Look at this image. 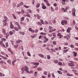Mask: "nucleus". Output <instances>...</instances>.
Returning <instances> with one entry per match:
<instances>
[{
	"mask_svg": "<svg viewBox=\"0 0 78 78\" xmlns=\"http://www.w3.org/2000/svg\"><path fill=\"white\" fill-rule=\"evenodd\" d=\"M29 68L28 66H25V67H22L21 68V70L24 72V71H26L27 72V73H29V71L28 70Z\"/></svg>",
	"mask_w": 78,
	"mask_h": 78,
	"instance_id": "1",
	"label": "nucleus"
},
{
	"mask_svg": "<svg viewBox=\"0 0 78 78\" xmlns=\"http://www.w3.org/2000/svg\"><path fill=\"white\" fill-rule=\"evenodd\" d=\"M70 62H71L68 63V66H70V67H73V66H74L75 65L73 64V62L72 61H70Z\"/></svg>",
	"mask_w": 78,
	"mask_h": 78,
	"instance_id": "2",
	"label": "nucleus"
},
{
	"mask_svg": "<svg viewBox=\"0 0 78 78\" xmlns=\"http://www.w3.org/2000/svg\"><path fill=\"white\" fill-rule=\"evenodd\" d=\"M61 24L62 25H67V21L66 20H64L61 22Z\"/></svg>",
	"mask_w": 78,
	"mask_h": 78,
	"instance_id": "3",
	"label": "nucleus"
},
{
	"mask_svg": "<svg viewBox=\"0 0 78 78\" xmlns=\"http://www.w3.org/2000/svg\"><path fill=\"white\" fill-rule=\"evenodd\" d=\"M76 10H75V9H73L72 10V15L73 16H75V12Z\"/></svg>",
	"mask_w": 78,
	"mask_h": 78,
	"instance_id": "4",
	"label": "nucleus"
},
{
	"mask_svg": "<svg viewBox=\"0 0 78 78\" xmlns=\"http://www.w3.org/2000/svg\"><path fill=\"white\" fill-rule=\"evenodd\" d=\"M57 36L59 37V38L60 39H61L62 37V35H61V33H58L57 34Z\"/></svg>",
	"mask_w": 78,
	"mask_h": 78,
	"instance_id": "5",
	"label": "nucleus"
},
{
	"mask_svg": "<svg viewBox=\"0 0 78 78\" xmlns=\"http://www.w3.org/2000/svg\"><path fill=\"white\" fill-rule=\"evenodd\" d=\"M29 30L30 31H31V33H33L34 32V30L32 29V28H30L29 29Z\"/></svg>",
	"mask_w": 78,
	"mask_h": 78,
	"instance_id": "6",
	"label": "nucleus"
},
{
	"mask_svg": "<svg viewBox=\"0 0 78 78\" xmlns=\"http://www.w3.org/2000/svg\"><path fill=\"white\" fill-rule=\"evenodd\" d=\"M56 31V29H51L50 30H49V33H52V32H53V31Z\"/></svg>",
	"mask_w": 78,
	"mask_h": 78,
	"instance_id": "7",
	"label": "nucleus"
},
{
	"mask_svg": "<svg viewBox=\"0 0 78 78\" xmlns=\"http://www.w3.org/2000/svg\"><path fill=\"white\" fill-rule=\"evenodd\" d=\"M2 31L4 35H5L6 34V30L4 28H2Z\"/></svg>",
	"mask_w": 78,
	"mask_h": 78,
	"instance_id": "8",
	"label": "nucleus"
},
{
	"mask_svg": "<svg viewBox=\"0 0 78 78\" xmlns=\"http://www.w3.org/2000/svg\"><path fill=\"white\" fill-rule=\"evenodd\" d=\"M4 35L5 36H6V38L8 39V37H9V33H5V34Z\"/></svg>",
	"mask_w": 78,
	"mask_h": 78,
	"instance_id": "9",
	"label": "nucleus"
},
{
	"mask_svg": "<svg viewBox=\"0 0 78 78\" xmlns=\"http://www.w3.org/2000/svg\"><path fill=\"white\" fill-rule=\"evenodd\" d=\"M3 24L4 26H5V25H6V23H7L6 22H7V21H6V20H3Z\"/></svg>",
	"mask_w": 78,
	"mask_h": 78,
	"instance_id": "10",
	"label": "nucleus"
},
{
	"mask_svg": "<svg viewBox=\"0 0 78 78\" xmlns=\"http://www.w3.org/2000/svg\"><path fill=\"white\" fill-rule=\"evenodd\" d=\"M48 41V38H45L43 42L44 43H45V42H47Z\"/></svg>",
	"mask_w": 78,
	"mask_h": 78,
	"instance_id": "11",
	"label": "nucleus"
},
{
	"mask_svg": "<svg viewBox=\"0 0 78 78\" xmlns=\"http://www.w3.org/2000/svg\"><path fill=\"white\" fill-rule=\"evenodd\" d=\"M33 64L35 65V66H37L39 64V63L38 62H33Z\"/></svg>",
	"mask_w": 78,
	"mask_h": 78,
	"instance_id": "12",
	"label": "nucleus"
},
{
	"mask_svg": "<svg viewBox=\"0 0 78 78\" xmlns=\"http://www.w3.org/2000/svg\"><path fill=\"white\" fill-rule=\"evenodd\" d=\"M68 51V49L63 50V53H66V52H67Z\"/></svg>",
	"mask_w": 78,
	"mask_h": 78,
	"instance_id": "13",
	"label": "nucleus"
},
{
	"mask_svg": "<svg viewBox=\"0 0 78 78\" xmlns=\"http://www.w3.org/2000/svg\"><path fill=\"white\" fill-rule=\"evenodd\" d=\"M14 47L15 48H18V47H19V45H18V44H16V45L14 46Z\"/></svg>",
	"mask_w": 78,
	"mask_h": 78,
	"instance_id": "14",
	"label": "nucleus"
},
{
	"mask_svg": "<svg viewBox=\"0 0 78 78\" xmlns=\"http://www.w3.org/2000/svg\"><path fill=\"white\" fill-rule=\"evenodd\" d=\"M38 56H40L41 58H44V55L41 54H38Z\"/></svg>",
	"mask_w": 78,
	"mask_h": 78,
	"instance_id": "15",
	"label": "nucleus"
},
{
	"mask_svg": "<svg viewBox=\"0 0 78 78\" xmlns=\"http://www.w3.org/2000/svg\"><path fill=\"white\" fill-rule=\"evenodd\" d=\"M11 24L10 26V28L12 29L14 28V26L12 24V23H11Z\"/></svg>",
	"mask_w": 78,
	"mask_h": 78,
	"instance_id": "16",
	"label": "nucleus"
},
{
	"mask_svg": "<svg viewBox=\"0 0 78 78\" xmlns=\"http://www.w3.org/2000/svg\"><path fill=\"white\" fill-rule=\"evenodd\" d=\"M37 69L38 70H39V71H41L42 70V68L41 67H39L37 68Z\"/></svg>",
	"mask_w": 78,
	"mask_h": 78,
	"instance_id": "17",
	"label": "nucleus"
},
{
	"mask_svg": "<svg viewBox=\"0 0 78 78\" xmlns=\"http://www.w3.org/2000/svg\"><path fill=\"white\" fill-rule=\"evenodd\" d=\"M54 62L55 63V64H57V63L58 62V60H54Z\"/></svg>",
	"mask_w": 78,
	"mask_h": 78,
	"instance_id": "18",
	"label": "nucleus"
},
{
	"mask_svg": "<svg viewBox=\"0 0 78 78\" xmlns=\"http://www.w3.org/2000/svg\"><path fill=\"white\" fill-rule=\"evenodd\" d=\"M7 62L9 64L11 65V61L10 60V59H9L7 61Z\"/></svg>",
	"mask_w": 78,
	"mask_h": 78,
	"instance_id": "19",
	"label": "nucleus"
},
{
	"mask_svg": "<svg viewBox=\"0 0 78 78\" xmlns=\"http://www.w3.org/2000/svg\"><path fill=\"white\" fill-rule=\"evenodd\" d=\"M51 50L52 53H53V52H56V51H55V50L54 49L51 48Z\"/></svg>",
	"mask_w": 78,
	"mask_h": 78,
	"instance_id": "20",
	"label": "nucleus"
},
{
	"mask_svg": "<svg viewBox=\"0 0 78 78\" xmlns=\"http://www.w3.org/2000/svg\"><path fill=\"white\" fill-rule=\"evenodd\" d=\"M73 56L74 57H75V56H76V55H77V53L75 52H73Z\"/></svg>",
	"mask_w": 78,
	"mask_h": 78,
	"instance_id": "21",
	"label": "nucleus"
},
{
	"mask_svg": "<svg viewBox=\"0 0 78 78\" xmlns=\"http://www.w3.org/2000/svg\"><path fill=\"white\" fill-rule=\"evenodd\" d=\"M23 6H24V7L25 8H29L30 7L29 6L26 5H24Z\"/></svg>",
	"mask_w": 78,
	"mask_h": 78,
	"instance_id": "22",
	"label": "nucleus"
},
{
	"mask_svg": "<svg viewBox=\"0 0 78 78\" xmlns=\"http://www.w3.org/2000/svg\"><path fill=\"white\" fill-rule=\"evenodd\" d=\"M71 30V28L69 27L68 29H67V32L68 33H70V30Z\"/></svg>",
	"mask_w": 78,
	"mask_h": 78,
	"instance_id": "23",
	"label": "nucleus"
},
{
	"mask_svg": "<svg viewBox=\"0 0 78 78\" xmlns=\"http://www.w3.org/2000/svg\"><path fill=\"white\" fill-rule=\"evenodd\" d=\"M57 72L59 74H60L61 75H62V73L61 71H57Z\"/></svg>",
	"mask_w": 78,
	"mask_h": 78,
	"instance_id": "24",
	"label": "nucleus"
},
{
	"mask_svg": "<svg viewBox=\"0 0 78 78\" xmlns=\"http://www.w3.org/2000/svg\"><path fill=\"white\" fill-rule=\"evenodd\" d=\"M52 34L53 36H54V37H56V34L55 33H52Z\"/></svg>",
	"mask_w": 78,
	"mask_h": 78,
	"instance_id": "25",
	"label": "nucleus"
},
{
	"mask_svg": "<svg viewBox=\"0 0 78 78\" xmlns=\"http://www.w3.org/2000/svg\"><path fill=\"white\" fill-rule=\"evenodd\" d=\"M6 40V39L5 38H3L1 39V41H4V42H5Z\"/></svg>",
	"mask_w": 78,
	"mask_h": 78,
	"instance_id": "26",
	"label": "nucleus"
},
{
	"mask_svg": "<svg viewBox=\"0 0 78 78\" xmlns=\"http://www.w3.org/2000/svg\"><path fill=\"white\" fill-rule=\"evenodd\" d=\"M20 34H21L22 35H24L25 34V32H20Z\"/></svg>",
	"mask_w": 78,
	"mask_h": 78,
	"instance_id": "27",
	"label": "nucleus"
},
{
	"mask_svg": "<svg viewBox=\"0 0 78 78\" xmlns=\"http://www.w3.org/2000/svg\"><path fill=\"white\" fill-rule=\"evenodd\" d=\"M20 23L21 24H22V25H26V23H23V22L21 21L20 22Z\"/></svg>",
	"mask_w": 78,
	"mask_h": 78,
	"instance_id": "28",
	"label": "nucleus"
},
{
	"mask_svg": "<svg viewBox=\"0 0 78 78\" xmlns=\"http://www.w3.org/2000/svg\"><path fill=\"white\" fill-rule=\"evenodd\" d=\"M46 3L47 5L48 6H50V4L49 3V2H48V1L47 2H46Z\"/></svg>",
	"mask_w": 78,
	"mask_h": 78,
	"instance_id": "29",
	"label": "nucleus"
},
{
	"mask_svg": "<svg viewBox=\"0 0 78 78\" xmlns=\"http://www.w3.org/2000/svg\"><path fill=\"white\" fill-rule=\"evenodd\" d=\"M42 8L43 9H46V8H47V7H46V6L44 5V6H43L42 7Z\"/></svg>",
	"mask_w": 78,
	"mask_h": 78,
	"instance_id": "30",
	"label": "nucleus"
},
{
	"mask_svg": "<svg viewBox=\"0 0 78 78\" xmlns=\"http://www.w3.org/2000/svg\"><path fill=\"white\" fill-rule=\"evenodd\" d=\"M27 55H28V56H31V54L30 53V52H27Z\"/></svg>",
	"mask_w": 78,
	"mask_h": 78,
	"instance_id": "31",
	"label": "nucleus"
},
{
	"mask_svg": "<svg viewBox=\"0 0 78 78\" xmlns=\"http://www.w3.org/2000/svg\"><path fill=\"white\" fill-rule=\"evenodd\" d=\"M18 28L19 30H21V29H22V27H21L20 25L18 26Z\"/></svg>",
	"mask_w": 78,
	"mask_h": 78,
	"instance_id": "32",
	"label": "nucleus"
},
{
	"mask_svg": "<svg viewBox=\"0 0 78 78\" xmlns=\"http://www.w3.org/2000/svg\"><path fill=\"white\" fill-rule=\"evenodd\" d=\"M14 29L15 30H16V31H19V29H18L17 27H14Z\"/></svg>",
	"mask_w": 78,
	"mask_h": 78,
	"instance_id": "33",
	"label": "nucleus"
},
{
	"mask_svg": "<svg viewBox=\"0 0 78 78\" xmlns=\"http://www.w3.org/2000/svg\"><path fill=\"white\" fill-rule=\"evenodd\" d=\"M12 16L15 19H16L17 18V17H16V16H15V15H14V14H12Z\"/></svg>",
	"mask_w": 78,
	"mask_h": 78,
	"instance_id": "34",
	"label": "nucleus"
},
{
	"mask_svg": "<svg viewBox=\"0 0 78 78\" xmlns=\"http://www.w3.org/2000/svg\"><path fill=\"white\" fill-rule=\"evenodd\" d=\"M40 21L41 22V23L43 24V25H44V21L42 19L40 20Z\"/></svg>",
	"mask_w": 78,
	"mask_h": 78,
	"instance_id": "35",
	"label": "nucleus"
},
{
	"mask_svg": "<svg viewBox=\"0 0 78 78\" xmlns=\"http://www.w3.org/2000/svg\"><path fill=\"white\" fill-rule=\"evenodd\" d=\"M39 6H40V4H39V3L37 4L36 7L39 8Z\"/></svg>",
	"mask_w": 78,
	"mask_h": 78,
	"instance_id": "36",
	"label": "nucleus"
},
{
	"mask_svg": "<svg viewBox=\"0 0 78 78\" xmlns=\"http://www.w3.org/2000/svg\"><path fill=\"white\" fill-rule=\"evenodd\" d=\"M2 59H5V60L7 59V58H6V57H5L3 56H2Z\"/></svg>",
	"mask_w": 78,
	"mask_h": 78,
	"instance_id": "37",
	"label": "nucleus"
},
{
	"mask_svg": "<svg viewBox=\"0 0 78 78\" xmlns=\"http://www.w3.org/2000/svg\"><path fill=\"white\" fill-rule=\"evenodd\" d=\"M62 10L64 12H66V11H67L66 9H64V8H62Z\"/></svg>",
	"mask_w": 78,
	"mask_h": 78,
	"instance_id": "38",
	"label": "nucleus"
},
{
	"mask_svg": "<svg viewBox=\"0 0 78 78\" xmlns=\"http://www.w3.org/2000/svg\"><path fill=\"white\" fill-rule=\"evenodd\" d=\"M24 17H22L21 18V21H23L24 20Z\"/></svg>",
	"mask_w": 78,
	"mask_h": 78,
	"instance_id": "39",
	"label": "nucleus"
},
{
	"mask_svg": "<svg viewBox=\"0 0 78 78\" xmlns=\"http://www.w3.org/2000/svg\"><path fill=\"white\" fill-rule=\"evenodd\" d=\"M47 58L48 59H50V55H47Z\"/></svg>",
	"mask_w": 78,
	"mask_h": 78,
	"instance_id": "40",
	"label": "nucleus"
},
{
	"mask_svg": "<svg viewBox=\"0 0 78 78\" xmlns=\"http://www.w3.org/2000/svg\"><path fill=\"white\" fill-rule=\"evenodd\" d=\"M49 29L50 30H51V29H53V27H52L51 26H49Z\"/></svg>",
	"mask_w": 78,
	"mask_h": 78,
	"instance_id": "41",
	"label": "nucleus"
},
{
	"mask_svg": "<svg viewBox=\"0 0 78 78\" xmlns=\"http://www.w3.org/2000/svg\"><path fill=\"white\" fill-rule=\"evenodd\" d=\"M37 72L35 71L34 72V75L35 76H36V75H37Z\"/></svg>",
	"mask_w": 78,
	"mask_h": 78,
	"instance_id": "42",
	"label": "nucleus"
},
{
	"mask_svg": "<svg viewBox=\"0 0 78 78\" xmlns=\"http://www.w3.org/2000/svg\"><path fill=\"white\" fill-rule=\"evenodd\" d=\"M64 38H65L66 39H66V40L67 41H69V38H68V37H67L66 36H64Z\"/></svg>",
	"mask_w": 78,
	"mask_h": 78,
	"instance_id": "43",
	"label": "nucleus"
},
{
	"mask_svg": "<svg viewBox=\"0 0 78 78\" xmlns=\"http://www.w3.org/2000/svg\"><path fill=\"white\" fill-rule=\"evenodd\" d=\"M48 35L49 36H50V37H52V33H51V34H48Z\"/></svg>",
	"mask_w": 78,
	"mask_h": 78,
	"instance_id": "44",
	"label": "nucleus"
},
{
	"mask_svg": "<svg viewBox=\"0 0 78 78\" xmlns=\"http://www.w3.org/2000/svg\"><path fill=\"white\" fill-rule=\"evenodd\" d=\"M16 62V60H14V61H13L12 62V64L13 66H14V62Z\"/></svg>",
	"mask_w": 78,
	"mask_h": 78,
	"instance_id": "45",
	"label": "nucleus"
},
{
	"mask_svg": "<svg viewBox=\"0 0 78 78\" xmlns=\"http://www.w3.org/2000/svg\"><path fill=\"white\" fill-rule=\"evenodd\" d=\"M20 6H22V5H23V3L22 2H21L20 3Z\"/></svg>",
	"mask_w": 78,
	"mask_h": 78,
	"instance_id": "46",
	"label": "nucleus"
},
{
	"mask_svg": "<svg viewBox=\"0 0 78 78\" xmlns=\"http://www.w3.org/2000/svg\"><path fill=\"white\" fill-rule=\"evenodd\" d=\"M56 22V21L55 20H54L52 21V23H55Z\"/></svg>",
	"mask_w": 78,
	"mask_h": 78,
	"instance_id": "47",
	"label": "nucleus"
},
{
	"mask_svg": "<svg viewBox=\"0 0 78 78\" xmlns=\"http://www.w3.org/2000/svg\"><path fill=\"white\" fill-rule=\"evenodd\" d=\"M40 34H43V35H46V34L45 33H43V32H41L40 33Z\"/></svg>",
	"mask_w": 78,
	"mask_h": 78,
	"instance_id": "48",
	"label": "nucleus"
},
{
	"mask_svg": "<svg viewBox=\"0 0 78 78\" xmlns=\"http://www.w3.org/2000/svg\"><path fill=\"white\" fill-rule=\"evenodd\" d=\"M2 46L3 47H4V48H6V46H5V44H2Z\"/></svg>",
	"mask_w": 78,
	"mask_h": 78,
	"instance_id": "49",
	"label": "nucleus"
},
{
	"mask_svg": "<svg viewBox=\"0 0 78 78\" xmlns=\"http://www.w3.org/2000/svg\"><path fill=\"white\" fill-rule=\"evenodd\" d=\"M42 37V35H41L38 38L39 39H41Z\"/></svg>",
	"mask_w": 78,
	"mask_h": 78,
	"instance_id": "50",
	"label": "nucleus"
},
{
	"mask_svg": "<svg viewBox=\"0 0 78 78\" xmlns=\"http://www.w3.org/2000/svg\"><path fill=\"white\" fill-rule=\"evenodd\" d=\"M5 45L7 47H8L9 45L8 42H6L5 43Z\"/></svg>",
	"mask_w": 78,
	"mask_h": 78,
	"instance_id": "51",
	"label": "nucleus"
},
{
	"mask_svg": "<svg viewBox=\"0 0 78 78\" xmlns=\"http://www.w3.org/2000/svg\"><path fill=\"white\" fill-rule=\"evenodd\" d=\"M37 66H33L32 67V68L33 69H36V68H37Z\"/></svg>",
	"mask_w": 78,
	"mask_h": 78,
	"instance_id": "52",
	"label": "nucleus"
},
{
	"mask_svg": "<svg viewBox=\"0 0 78 78\" xmlns=\"http://www.w3.org/2000/svg\"><path fill=\"white\" fill-rule=\"evenodd\" d=\"M4 18L5 19V20H8V17L6 16H5L4 17Z\"/></svg>",
	"mask_w": 78,
	"mask_h": 78,
	"instance_id": "53",
	"label": "nucleus"
},
{
	"mask_svg": "<svg viewBox=\"0 0 78 78\" xmlns=\"http://www.w3.org/2000/svg\"><path fill=\"white\" fill-rule=\"evenodd\" d=\"M58 65H60V66L62 65V64L61 62H59L58 63Z\"/></svg>",
	"mask_w": 78,
	"mask_h": 78,
	"instance_id": "54",
	"label": "nucleus"
},
{
	"mask_svg": "<svg viewBox=\"0 0 78 78\" xmlns=\"http://www.w3.org/2000/svg\"><path fill=\"white\" fill-rule=\"evenodd\" d=\"M9 34L10 35H12V34H13V33H12V32L10 31L9 32Z\"/></svg>",
	"mask_w": 78,
	"mask_h": 78,
	"instance_id": "55",
	"label": "nucleus"
},
{
	"mask_svg": "<svg viewBox=\"0 0 78 78\" xmlns=\"http://www.w3.org/2000/svg\"><path fill=\"white\" fill-rule=\"evenodd\" d=\"M44 75H47V72L45 71V72L44 73Z\"/></svg>",
	"mask_w": 78,
	"mask_h": 78,
	"instance_id": "56",
	"label": "nucleus"
},
{
	"mask_svg": "<svg viewBox=\"0 0 78 78\" xmlns=\"http://www.w3.org/2000/svg\"><path fill=\"white\" fill-rule=\"evenodd\" d=\"M53 44H54V45H55V44H56V42L55 41H53Z\"/></svg>",
	"mask_w": 78,
	"mask_h": 78,
	"instance_id": "57",
	"label": "nucleus"
},
{
	"mask_svg": "<svg viewBox=\"0 0 78 78\" xmlns=\"http://www.w3.org/2000/svg\"><path fill=\"white\" fill-rule=\"evenodd\" d=\"M70 47H71V48H74V45L73 44H71Z\"/></svg>",
	"mask_w": 78,
	"mask_h": 78,
	"instance_id": "58",
	"label": "nucleus"
},
{
	"mask_svg": "<svg viewBox=\"0 0 78 78\" xmlns=\"http://www.w3.org/2000/svg\"><path fill=\"white\" fill-rule=\"evenodd\" d=\"M16 43H17V44H19L20 43V42L19 41V40L18 41H16Z\"/></svg>",
	"mask_w": 78,
	"mask_h": 78,
	"instance_id": "59",
	"label": "nucleus"
},
{
	"mask_svg": "<svg viewBox=\"0 0 78 78\" xmlns=\"http://www.w3.org/2000/svg\"><path fill=\"white\" fill-rule=\"evenodd\" d=\"M3 76V73H2L0 72V76Z\"/></svg>",
	"mask_w": 78,
	"mask_h": 78,
	"instance_id": "60",
	"label": "nucleus"
},
{
	"mask_svg": "<svg viewBox=\"0 0 78 78\" xmlns=\"http://www.w3.org/2000/svg\"><path fill=\"white\" fill-rule=\"evenodd\" d=\"M21 12L22 14H24V10L22 9L21 10Z\"/></svg>",
	"mask_w": 78,
	"mask_h": 78,
	"instance_id": "61",
	"label": "nucleus"
},
{
	"mask_svg": "<svg viewBox=\"0 0 78 78\" xmlns=\"http://www.w3.org/2000/svg\"><path fill=\"white\" fill-rule=\"evenodd\" d=\"M16 4L14 3L13 4V8H15L16 7Z\"/></svg>",
	"mask_w": 78,
	"mask_h": 78,
	"instance_id": "62",
	"label": "nucleus"
},
{
	"mask_svg": "<svg viewBox=\"0 0 78 78\" xmlns=\"http://www.w3.org/2000/svg\"><path fill=\"white\" fill-rule=\"evenodd\" d=\"M74 59L75 61H78V58H75Z\"/></svg>",
	"mask_w": 78,
	"mask_h": 78,
	"instance_id": "63",
	"label": "nucleus"
},
{
	"mask_svg": "<svg viewBox=\"0 0 78 78\" xmlns=\"http://www.w3.org/2000/svg\"><path fill=\"white\" fill-rule=\"evenodd\" d=\"M75 45L76 46H77V47H78V43H75Z\"/></svg>",
	"mask_w": 78,
	"mask_h": 78,
	"instance_id": "64",
	"label": "nucleus"
}]
</instances>
